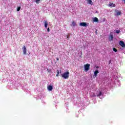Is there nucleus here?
I'll use <instances>...</instances> for the list:
<instances>
[{"label": "nucleus", "instance_id": "nucleus-17", "mask_svg": "<svg viewBox=\"0 0 125 125\" xmlns=\"http://www.w3.org/2000/svg\"><path fill=\"white\" fill-rule=\"evenodd\" d=\"M76 24L75 22L74 21H72V26H73V27H75V26H76Z\"/></svg>", "mask_w": 125, "mask_h": 125}, {"label": "nucleus", "instance_id": "nucleus-19", "mask_svg": "<svg viewBox=\"0 0 125 125\" xmlns=\"http://www.w3.org/2000/svg\"><path fill=\"white\" fill-rule=\"evenodd\" d=\"M20 9H21V7L19 6L17 8V11H20Z\"/></svg>", "mask_w": 125, "mask_h": 125}, {"label": "nucleus", "instance_id": "nucleus-10", "mask_svg": "<svg viewBox=\"0 0 125 125\" xmlns=\"http://www.w3.org/2000/svg\"><path fill=\"white\" fill-rule=\"evenodd\" d=\"M53 88V87H52V86H51V85H49L48 86V89L50 91H51V90H52Z\"/></svg>", "mask_w": 125, "mask_h": 125}, {"label": "nucleus", "instance_id": "nucleus-14", "mask_svg": "<svg viewBox=\"0 0 125 125\" xmlns=\"http://www.w3.org/2000/svg\"><path fill=\"white\" fill-rule=\"evenodd\" d=\"M102 95V92L100 91L98 95H97V97L98 96H101Z\"/></svg>", "mask_w": 125, "mask_h": 125}, {"label": "nucleus", "instance_id": "nucleus-3", "mask_svg": "<svg viewBox=\"0 0 125 125\" xmlns=\"http://www.w3.org/2000/svg\"><path fill=\"white\" fill-rule=\"evenodd\" d=\"M108 39H109V41L110 42L113 41V40L114 39V36L113 35V32H110V35L108 37Z\"/></svg>", "mask_w": 125, "mask_h": 125}, {"label": "nucleus", "instance_id": "nucleus-12", "mask_svg": "<svg viewBox=\"0 0 125 125\" xmlns=\"http://www.w3.org/2000/svg\"><path fill=\"white\" fill-rule=\"evenodd\" d=\"M109 5L111 6V7H116V5L113 3H110Z\"/></svg>", "mask_w": 125, "mask_h": 125}, {"label": "nucleus", "instance_id": "nucleus-22", "mask_svg": "<svg viewBox=\"0 0 125 125\" xmlns=\"http://www.w3.org/2000/svg\"><path fill=\"white\" fill-rule=\"evenodd\" d=\"M47 32H49V31H50V29H49V27H48L47 29Z\"/></svg>", "mask_w": 125, "mask_h": 125}, {"label": "nucleus", "instance_id": "nucleus-18", "mask_svg": "<svg viewBox=\"0 0 125 125\" xmlns=\"http://www.w3.org/2000/svg\"><path fill=\"white\" fill-rule=\"evenodd\" d=\"M88 2L90 4H91V3H92V1L91 0H88Z\"/></svg>", "mask_w": 125, "mask_h": 125}, {"label": "nucleus", "instance_id": "nucleus-24", "mask_svg": "<svg viewBox=\"0 0 125 125\" xmlns=\"http://www.w3.org/2000/svg\"><path fill=\"white\" fill-rule=\"evenodd\" d=\"M56 60H57V61H59V58H56Z\"/></svg>", "mask_w": 125, "mask_h": 125}, {"label": "nucleus", "instance_id": "nucleus-6", "mask_svg": "<svg viewBox=\"0 0 125 125\" xmlns=\"http://www.w3.org/2000/svg\"><path fill=\"white\" fill-rule=\"evenodd\" d=\"M116 13L115 14V15L116 16H119V15H122V11H116Z\"/></svg>", "mask_w": 125, "mask_h": 125}, {"label": "nucleus", "instance_id": "nucleus-15", "mask_svg": "<svg viewBox=\"0 0 125 125\" xmlns=\"http://www.w3.org/2000/svg\"><path fill=\"white\" fill-rule=\"evenodd\" d=\"M90 96L91 97H95V96H96V95H95V94L94 93H92L90 95Z\"/></svg>", "mask_w": 125, "mask_h": 125}, {"label": "nucleus", "instance_id": "nucleus-8", "mask_svg": "<svg viewBox=\"0 0 125 125\" xmlns=\"http://www.w3.org/2000/svg\"><path fill=\"white\" fill-rule=\"evenodd\" d=\"M80 26H83V27H86V22H81L80 23Z\"/></svg>", "mask_w": 125, "mask_h": 125}, {"label": "nucleus", "instance_id": "nucleus-16", "mask_svg": "<svg viewBox=\"0 0 125 125\" xmlns=\"http://www.w3.org/2000/svg\"><path fill=\"white\" fill-rule=\"evenodd\" d=\"M36 2L37 3V4H39L40 3V2L41 1V0H36Z\"/></svg>", "mask_w": 125, "mask_h": 125}, {"label": "nucleus", "instance_id": "nucleus-9", "mask_svg": "<svg viewBox=\"0 0 125 125\" xmlns=\"http://www.w3.org/2000/svg\"><path fill=\"white\" fill-rule=\"evenodd\" d=\"M44 27L46 29L47 28V25H48V23H47V21H45L44 22Z\"/></svg>", "mask_w": 125, "mask_h": 125}, {"label": "nucleus", "instance_id": "nucleus-4", "mask_svg": "<svg viewBox=\"0 0 125 125\" xmlns=\"http://www.w3.org/2000/svg\"><path fill=\"white\" fill-rule=\"evenodd\" d=\"M23 50V53L25 55L27 53V48H26L25 46H23V48H22Z\"/></svg>", "mask_w": 125, "mask_h": 125}, {"label": "nucleus", "instance_id": "nucleus-7", "mask_svg": "<svg viewBox=\"0 0 125 125\" xmlns=\"http://www.w3.org/2000/svg\"><path fill=\"white\" fill-rule=\"evenodd\" d=\"M97 74H99V71H98V70H95L94 72V77H95V78L97 77Z\"/></svg>", "mask_w": 125, "mask_h": 125}, {"label": "nucleus", "instance_id": "nucleus-25", "mask_svg": "<svg viewBox=\"0 0 125 125\" xmlns=\"http://www.w3.org/2000/svg\"><path fill=\"white\" fill-rule=\"evenodd\" d=\"M69 37H70V35H68L67 36V39H68V38H69Z\"/></svg>", "mask_w": 125, "mask_h": 125}, {"label": "nucleus", "instance_id": "nucleus-1", "mask_svg": "<svg viewBox=\"0 0 125 125\" xmlns=\"http://www.w3.org/2000/svg\"><path fill=\"white\" fill-rule=\"evenodd\" d=\"M69 75H70V73L69 72V70H68L67 72L62 74V77L66 80L69 78Z\"/></svg>", "mask_w": 125, "mask_h": 125}, {"label": "nucleus", "instance_id": "nucleus-13", "mask_svg": "<svg viewBox=\"0 0 125 125\" xmlns=\"http://www.w3.org/2000/svg\"><path fill=\"white\" fill-rule=\"evenodd\" d=\"M113 50L114 51V52H118V50H117V49H116L115 47L113 48Z\"/></svg>", "mask_w": 125, "mask_h": 125}, {"label": "nucleus", "instance_id": "nucleus-26", "mask_svg": "<svg viewBox=\"0 0 125 125\" xmlns=\"http://www.w3.org/2000/svg\"><path fill=\"white\" fill-rule=\"evenodd\" d=\"M124 3L125 4V1H124Z\"/></svg>", "mask_w": 125, "mask_h": 125}, {"label": "nucleus", "instance_id": "nucleus-23", "mask_svg": "<svg viewBox=\"0 0 125 125\" xmlns=\"http://www.w3.org/2000/svg\"><path fill=\"white\" fill-rule=\"evenodd\" d=\"M96 68L97 69H99V66H96Z\"/></svg>", "mask_w": 125, "mask_h": 125}, {"label": "nucleus", "instance_id": "nucleus-5", "mask_svg": "<svg viewBox=\"0 0 125 125\" xmlns=\"http://www.w3.org/2000/svg\"><path fill=\"white\" fill-rule=\"evenodd\" d=\"M119 44L121 45V46H122V47H125V42L123 41H120Z\"/></svg>", "mask_w": 125, "mask_h": 125}, {"label": "nucleus", "instance_id": "nucleus-2", "mask_svg": "<svg viewBox=\"0 0 125 125\" xmlns=\"http://www.w3.org/2000/svg\"><path fill=\"white\" fill-rule=\"evenodd\" d=\"M85 71H87L89 70V67H90V64L87 63L85 65H84Z\"/></svg>", "mask_w": 125, "mask_h": 125}, {"label": "nucleus", "instance_id": "nucleus-21", "mask_svg": "<svg viewBox=\"0 0 125 125\" xmlns=\"http://www.w3.org/2000/svg\"><path fill=\"white\" fill-rule=\"evenodd\" d=\"M120 30H116V33L117 34H120Z\"/></svg>", "mask_w": 125, "mask_h": 125}, {"label": "nucleus", "instance_id": "nucleus-11", "mask_svg": "<svg viewBox=\"0 0 125 125\" xmlns=\"http://www.w3.org/2000/svg\"><path fill=\"white\" fill-rule=\"evenodd\" d=\"M93 21V22H98V21H99L98 18H97L96 17L94 18Z\"/></svg>", "mask_w": 125, "mask_h": 125}, {"label": "nucleus", "instance_id": "nucleus-20", "mask_svg": "<svg viewBox=\"0 0 125 125\" xmlns=\"http://www.w3.org/2000/svg\"><path fill=\"white\" fill-rule=\"evenodd\" d=\"M59 76V70H57L56 77H58Z\"/></svg>", "mask_w": 125, "mask_h": 125}]
</instances>
